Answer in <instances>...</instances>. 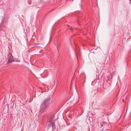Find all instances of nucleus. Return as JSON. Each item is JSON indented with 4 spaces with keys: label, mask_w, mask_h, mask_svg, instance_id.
Segmentation results:
<instances>
[{
    "label": "nucleus",
    "mask_w": 131,
    "mask_h": 131,
    "mask_svg": "<svg viewBox=\"0 0 131 131\" xmlns=\"http://www.w3.org/2000/svg\"><path fill=\"white\" fill-rule=\"evenodd\" d=\"M50 100V99L49 98H48L45 100L41 105V108H43L47 107L48 104V102Z\"/></svg>",
    "instance_id": "f257e3e1"
},
{
    "label": "nucleus",
    "mask_w": 131,
    "mask_h": 131,
    "mask_svg": "<svg viewBox=\"0 0 131 131\" xmlns=\"http://www.w3.org/2000/svg\"><path fill=\"white\" fill-rule=\"evenodd\" d=\"M7 60V62L8 63L11 62L13 61V57L11 53H9L8 54Z\"/></svg>",
    "instance_id": "f03ea898"
},
{
    "label": "nucleus",
    "mask_w": 131,
    "mask_h": 131,
    "mask_svg": "<svg viewBox=\"0 0 131 131\" xmlns=\"http://www.w3.org/2000/svg\"><path fill=\"white\" fill-rule=\"evenodd\" d=\"M54 121H53V120H52L50 122V126H51L53 129L55 128V127L54 126Z\"/></svg>",
    "instance_id": "7ed1b4c3"
}]
</instances>
